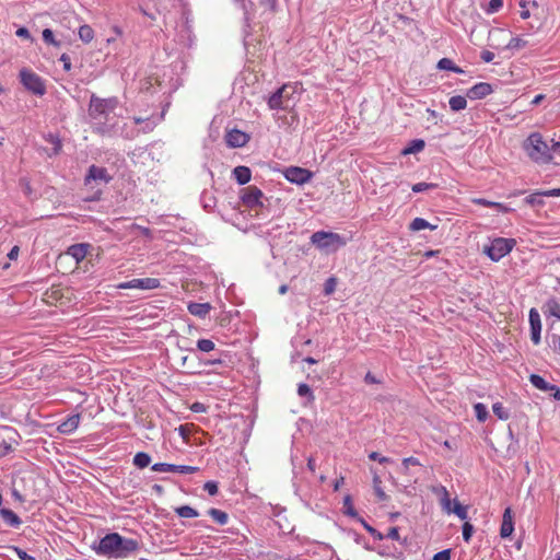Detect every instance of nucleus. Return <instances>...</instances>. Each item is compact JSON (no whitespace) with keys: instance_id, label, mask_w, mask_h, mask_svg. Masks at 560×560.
I'll return each mask as SVG.
<instances>
[{"instance_id":"nucleus-8","label":"nucleus","mask_w":560,"mask_h":560,"mask_svg":"<svg viewBox=\"0 0 560 560\" xmlns=\"http://www.w3.org/2000/svg\"><path fill=\"white\" fill-rule=\"evenodd\" d=\"M242 202L248 208L264 206V194L257 186L244 187L240 192Z\"/></svg>"},{"instance_id":"nucleus-9","label":"nucleus","mask_w":560,"mask_h":560,"mask_svg":"<svg viewBox=\"0 0 560 560\" xmlns=\"http://www.w3.org/2000/svg\"><path fill=\"white\" fill-rule=\"evenodd\" d=\"M161 282L158 278H141L132 279L126 282H121L116 285L117 289H138V290H153L160 288Z\"/></svg>"},{"instance_id":"nucleus-4","label":"nucleus","mask_w":560,"mask_h":560,"mask_svg":"<svg viewBox=\"0 0 560 560\" xmlns=\"http://www.w3.org/2000/svg\"><path fill=\"white\" fill-rule=\"evenodd\" d=\"M310 242L319 252L329 255L346 246L348 240L338 233L322 230L314 232L310 237Z\"/></svg>"},{"instance_id":"nucleus-26","label":"nucleus","mask_w":560,"mask_h":560,"mask_svg":"<svg viewBox=\"0 0 560 560\" xmlns=\"http://www.w3.org/2000/svg\"><path fill=\"white\" fill-rule=\"evenodd\" d=\"M450 108L453 112H460L467 107L466 96L455 95L448 100Z\"/></svg>"},{"instance_id":"nucleus-47","label":"nucleus","mask_w":560,"mask_h":560,"mask_svg":"<svg viewBox=\"0 0 560 560\" xmlns=\"http://www.w3.org/2000/svg\"><path fill=\"white\" fill-rule=\"evenodd\" d=\"M337 285V280L334 277L328 278L324 283V293L325 295H330L335 292Z\"/></svg>"},{"instance_id":"nucleus-55","label":"nucleus","mask_w":560,"mask_h":560,"mask_svg":"<svg viewBox=\"0 0 560 560\" xmlns=\"http://www.w3.org/2000/svg\"><path fill=\"white\" fill-rule=\"evenodd\" d=\"M384 537L393 539V540H399L400 536H399L398 527H390Z\"/></svg>"},{"instance_id":"nucleus-13","label":"nucleus","mask_w":560,"mask_h":560,"mask_svg":"<svg viewBox=\"0 0 560 560\" xmlns=\"http://www.w3.org/2000/svg\"><path fill=\"white\" fill-rule=\"evenodd\" d=\"M528 317H529V325H530V339L534 345H538L540 342V332H541L540 315L536 308H530Z\"/></svg>"},{"instance_id":"nucleus-53","label":"nucleus","mask_w":560,"mask_h":560,"mask_svg":"<svg viewBox=\"0 0 560 560\" xmlns=\"http://www.w3.org/2000/svg\"><path fill=\"white\" fill-rule=\"evenodd\" d=\"M451 549H444L433 556V560H451Z\"/></svg>"},{"instance_id":"nucleus-36","label":"nucleus","mask_w":560,"mask_h":560,"mask_svg":"<svg viewBox=\"0 0 560 560\" xmlns=\"http://www.w3.org/2000/svg\"><path fill=\"white\" fill-rule=\"evenodd\" d=\"M492 411L500 420H508L510 417L509 411L501 402H494L492 405Z\"/></svg>"},{"instance_id":"nucleus-18","label":"nucleus","mask_w":560,"mask_h":560,"mask_svg":"<svg viewBox=\"0 0 560 560\" xmlns=\"http://www.w3.org/2000/svg\"><path fill=\"white\" fill-rule=\"evenodd\" d=\"M514 530V522L511 508H506L503 513L502 524L500 528V536L502 538H508L512 535Z\"/></svg>"},{"instance_id":"nucleus-42","label":"nucleus","mask_w":560,"mask_h":560,"mask_svg":"<svg viewBox=\"0 0 560 560\" xmlns=\"http://www.w3.org/2000/svg\"><path fill=\"white\" fill-rule=\"evenodd\" d=\"M42 36H43V40L46 44H49V45H52L56 47L60 46V42L55 39L54 32L50 28H45L42 33Z\"/></svg>"},{"instance_id":"nucleus-60","label":"nucleus","mask_w":560,"mask_h":560,"mask_svg":"<svg viewBox=\"0 0 560 560\" xmlns=\"http://www.w3.org/2000/svg\"><path fill=\"white\" fill-rule=\"evenodd\" d=\"M520 5H521V8H522V10H521V12H520V16H521L523 20L528 19V18L530 16V12H529V10H527V9L525 8V2H524V1H521Z\"/></svg>"},{"instance_id":"nucleus-52","label":"nucleus","mask_w":560,"mask_h":560,"mask_svg":"<svg viewBox=\"0 0 560 560\" xmlns=\"http://www.w3.org/2000/svg\"><path fill=\"white\" fill-rule=\"evenodd\" d=\"M203 489L210 494L215 495L218 493V483L215 481H207Z\"/></svg>"},{"instance_id":"nucleus-59","label":"nucleus","mask_w":560,"mask_h":560,"mask_svg":"<svg viewBox=\"0 0 560 560\" xmlns=\"http://www.w3.org/2000/svg\"><path fill=\"white\" fill-rule=\"evenodd\" d=\"M235 2H240L241 3V8L244 10V19H245V22L248 23L249 21V16H248V10L246 8V0H234ZM246 26H249L248 24H246Z\"/></svg>"},{"instance_id":"nucleus-10","label":"nucleus","mask_w":560,"mask_h":560,"mask_svg":"<svg viewBox=\"0 0 560 560\" xmlns=\"http://www.w3.org/2000/svg\"><path fill=\"white\" fill-rule=\"evenodd\" d=\"M284 178L292 184L303 185L310 182L313 177V173L307 168L299 166H289L283 171Z\"/></svg>"},{"instance_id":"nucleus-24","label":"nucleus","mask_w":560,"mask_h":560,"mask_svg":"<svg viewBox=\"0 0 560 560\" xmlns=\"http://www.w3.org/2000/svg\"><path fill=\"white\" fill-rule=\"evenodd\" d=\"M472 202L475 205H479V206H483V207H489V208H494L497 211L499 212H502V213H508L511 211V209L505 206L504 203H501V202H495V201H490V200H487L485 198H476L472 200Z\"/></svg>"},{"instance_id":"nucleus-19","label":"nucleus","mask_w":560,"mask_h":560,"mask_svg":"<svg viewBox=\"0 0 560 560\" xmlns=\"http://www.w3.org/2000/svg\"><path fill=\"white\" fill-rule=\"evenodd\" d=\"M90 245L78 243L68 247L67 255L71 256L77 262H81L88 255Z\"/></svg>"},{"instance_id":"nucleus-40","label":"nucleus","mask_w":560,"mask_h":560,"mask_svg":"<svg viewBox=\"0 0 560 560\" xmlns=\"http://www.w3.org/2000/svg\"><path fill=\"white\" fill-rule=\"evenodd\" d=\"M436 187H438L436 184L421 182V183H417V184L412 185L411 190L416 194H419V192L427 191L429 189H435Z\"/></svg>"},{"instance_id":"nucleus-31","label":"nucleus","mask_w":560,"mask_h":560,"mask_svg":"<svg viewBox=\"0 0 560 560\" xmlns=\"http://www.w3.org/2000/svg\"><path fill=\"white\" fill-rule=\"evenodd\" d=\"M342 512L345 515H347L349 517L358 518V520L360 518L358 515V512L355 511V509L353 506L352 498L349 494L343 498Z\"/></svg>"},{"instance_id":"nucleus-17","label":"nucleus","mask_w":560,"mask_h":560,"mask_svg":"<svg viewBox=\"0 0 560 560\" xmlns=\"http://www.w3.org/2000/svg\"><path fill=\"white\" fill-rule=\"evenodd\" d=\"M80 419L81 417L79 413L68 416L63 421H61L58 424V432L67 435L72 434L78 429Z\"/></svg>"},{"instance_id":"nucleus-44","label":"nucleus","mask_w":560,"mask_h":560,"mask_svg":"<svg viewBox=\"0 0 560 560\" xmlns=\"http://www.w3.org/2000/svg\"><path fill=\"white\" fill-rule=\"evenodd\" d=\"M373 483H374V491H375V494H376L377 499H378L380 501H385V500H387V495H386V493L384 492V490L382 489V487H381V480H380V478H378L377 476H376V477H374V479H373Z\"/></svg>"},{"instance_id":"nucleus-57","label":"nucleus","mask_w":560,"mask_h":560,"mask_svg":"<svg viewBox=\"0 0 560 560\" xmlns=\"http://www.w3.org/2000/svg\"><path fill=\"white\" fill-rule=\"evenodd\" d=\"M60 61L63 63V69L66 71H69L71 69L70 57L67 54L61 55Z\"/></svg>"},{"instance_id":"nucleus-37","label":"nucleus","mask_w":560,"mask_h":560,"mask_svg":"<svg viewBox=\"0 0 560 560\" xmlns=\"http://www.w3.org/2000/svg\"><path fill=\"white\" fill-rule=\"evenodd\" d=\"M452 513H454L462 521L468 517L467 508L462 505L457 500H454Z\"/></svg>"},{"instance_id":"nucleus-27","label":"nucleus","mask_w":560,"mask_h":560,"mask_svg":"<svg viewBox=\"0 0 560 560\" xmlns=\"http://www.w3.org/2000/svg\"><path fill=\"white\" fill-rule=\"evenodd\" d=\"M439 70L453 71L455 73H464V70L456 66L450 58H442L436 65Z\"/></svg>"},{"instance_id":"nucleus-63","label":"nucleus","mask_w":560,"mask_h":560,"mask_svg":"<svg viewBox=\"0 0 560 560\" xmlns=\"http://www.w3.org/2000/svg\"><path fill=\"white\" fill-rule=\"evenodd\" d=\"M191 410L195 411V412H201V411H205L206 408L200 402H195L192 406H191Z\"/></svg>"},{"instance_id":"nucleus-20","label":"nucleus","mask_w":560,"mask_h":560,"mask_svg":"<svg viewBox=\"0 0 560 560\" xmlns=\"http://www.w3.org/2000/svg\"><path fill=\"white\" fill-rule=\"evenodd\" d=\"M434 492L440 495V503L443 511L447 514L452 513V500L447 489L444 486H440L434 489Z\"/></svg>"},{"instance_id":"nucleus-62","label":"nucleus","mask_w":560,"mask_h":560,"mask_svg":"<svg viewBox=\"0 0 560 560\" xmlns=\"http://www.w3.org/2000/svg\"><path fill=\"white\" fill-rule=\"evenodd\" d=\"M545 197H560V188L544 190Z\"/></svg>"},{"instance_id":"nucleus-46","label":"nucleus","mask_w":560,"mask_h":560,"mask_svg":"<svg viewBox=\"0 0 560 560\" xmlns=\"http://www.w3.org/2000/svg\"><path fill=\"white\" fill-rule=\"evenodd\" d=\"M547 307L550 315L560 319V304L556 300H549L547 302Z\"/></svg>"},{"instance_id":"nucleus-15","label":"nucleus","mask_w":560,"mask_h":560,"mask_svg":"<svg viewBox=\"0 0 560 560\" xmlns=\"http://www.w3.org/2000/svg\"><path fill=\"white\" fill-rule=\"evenodd\" d=\"M493 92V88L490 83L479 82L467 90L466 97L469 100H482Z\"/></svg>"},{"instance_id":"nucleus-3","label":"nucleus","mask_w":560,"mask_h":560,"mask_svg":"<svg viewBox=\"0 0 560 560\" xmlns=\"http://www.w3.org/2000/svg\"><path fill=\"white\" fill-rule=\"evenodd\" d=\"M523 149L527 156L537 164H548L553 159L549 144L539 132L530 133L524 141Z\"/></svg>"},{"instance_id":"nucleus-43","label":"nucleus","mask_w":560,"mask_h":560,"mask_svg":"<svg viewBox=\"0 0 560 560\" xmlns=\"http://www.w3.org/2000/svg\"><path fill=\"white\" fill-rule=\"evenodd\" d=\"M298 394L301 397H307L308 400H314L313 392H312L311 387L305 383L299 384Z\"/></svg>"},{"instance_id":"nucleus-49","label":"nucleus","mask_w":560,"mask_h":560,"mask_svg":"<svg viewBox=\"0 0 560 560\" xmlns=\"http://www.w3.org/2000/svg\"><path fill=\"white\" fill-rule=\"evenodd\" d=\"M472 534H474V526L470 523L465 522L463 525V528H462L463 539L466 542H468L471 539Z\"/></svg>"},{"instance_id":"nucleus-21","label":"nucleus","mask_w":560,"mask_h":560,"mask_svg":"<svg viewBox=\"0 0 560 560\" xmlns=\"http://www.w3.org/2000/svg\"><path fill=\"white\" fill-rule=\"evenodd\" d=\"M0 516L10 527L19 528L22 524L20 516L10 509H0Z\"/></svg>"},{"instance_id":"nucleus-16","label":"nucleus","mask_w":560,"mask_h":560,"mask_svg":"<svg viewBox=\"0 0 560 560\" xmlns=\"http://www.w3.org/2000/svg\"><path fill=\"white\" fill-rule=\"evenodd\" d=\"M110 179L112 176L108 174L105 167L91 165L85 176V184H89L91 180L107 184L110 182Z\"/></svg>"},{"instance_id":"nucleus-38","label":"nucleus","mask_w":560,"mask_h":560,"mask_svg":"<svg viewBox=\"0 0 560 560\" xmlns=\"http://www.w3.org/2000/svg\"><path fill=\"white\" fill-rule=\"evenodd\" d=\"M503 7V0H487L485 10L487 13L492 14L499 12Z\"/></svg>"},{"instance_id":"nucleus-2","label":"nucleus","mask_w":560,"mask_h":560,"mask_svg":"<svg viewBox=\"0 0 560 560\" xmlns=\"http://www.w3.org/2000/svg\"><path fill=\"white\" fill-rule=\"evenodd\" d=\"M138 549V540L126 538L118 533H109L105 535L94 548L97 555L116 559L127 558Z\"/></svg>"},{"instance_id":"nucleus-32","label":"nucleus","mask_w":560,"mask_h":560,"mask_svg":"<svg viewBox=\"0 0 560 560\" xmlns=\"http://www.w3.org/2000/svg\"><path fill=\"white\" fill-rule=\"evenodd\" d=\"M208 514L220 525H225L229 521V515L222 510L211 508Z\"/></svg>"},{"instance_id":"nucleus-12","label":"nucleus","mask_w":560,"mask_h":560,"mask_svg":"<svg viewBox=\"0 0 560 560\" xmlns=\"http://www.w3.org/2000/svg\"><path fill=\"white\" fill-rule=\"evenodd\" d=\"M529 382L535 388L546 393L549 392L555 400L560 401V387L550 384L538 374H530Z\"/></svg>"},{"instance_id":"nucleus-50","label":"nucleus","mask_w":560,"mask_h":560,"mask_svg":"<svg viewBox=\"0 0 560 560\" xmlns=\"http://www.w3.org/2000/svg\"><path fill=\"white\" fill-rule=\"evenodd\" d=\"M401 465H402L404 470L407 472L409 469V466H420L421 464L418 458L411 456V457L404 458L401 462Z\"/></svg>"},{"instance_id":"nucleus-64","label":"nucleus","mask_w":560,"mask_h":560,"mask_svg":"<svg viewBox=\"0 0 560 560\" xmlns=\"http://www.w3.org/2000/svg\"><path fill=\"white\" fill-rule=\"evenodd\" d=\"M18 254H19V247L18 246H14L8 254V257L10 259H15L18 257Z\"/></svg>"},{"instance_id":"nucleus-6","label":"nucleus","mask_w":560,"mask_h":560,"mask_svg":"<svg viewBox=\"0 0 560 560\" xmlns=\"http://www.w3.org/2000/svg\"><path fill=\"white\" fill-rule=\"evenodd\" d=\"M516 241L514 238L495 237L489 245L485 246V254L492 260L499 261L512 252Z\"/></svg>"},{"instance_id":"nucleus-25","label":"nucleus","mask_w":560,"mask_h":560,"mask_svg":"<svg viewBox=\"0 0 560 560\" xmlns=\"http://www.w3.org/2000/svg\"><path fill=\"white\" fill-rule=\"evenodd\" d=\"M436 228H438V225L431 224L429 221H427L423 218H415L409 225V229L413 232H418V231H421L424 229H429V230L433 231Z\"/></svg>"},{"instance_id":"nucleus-7","label":"nucleus","mask_w":560,"mask_h":560,"mask_svg":"<svg viewBox=\"0 0 560 560\" xmlns=\"http://www.w3.org/2000/svg\"><path fill=\"white\" fill-rule=\"evenodd\" d=\"M20 81L27 91L37 96H43L46 93L45 81L32 70L22 69L20 71Z\"/></svg>"},{"instance_id":"nucleus-35","label":"nucleus","mask_w":560,"mask_h":560,"mask_svg":"<svg viewBox=\"0 0 560 560\" xmlns=\"http://www.w3.org/2000/svg\"><path fill=\"white\" fill-rule=\"evenodd\" d=\"M475 416L479 422H485L488 419L489 412L486 405L477 402L474 405Z\"/></svg>"},{"instance_id":"nucleus-1","label":"nucleus","mask_w":560,"mask_h":560,"mask_svg":"<svg viewBox=\"0 0 560 560\" xmlns=\"http://www.w3.org/2000/svg\"><path fill=\"white\" fill-rule=\"evenodd\" d=\"M118 103V98L115 96L102 98L95 94L91 95L89 116L95 132L102 136H114L118 133V119L115 115Z\"/></svg>"},{"instance_id":"nucleus-14","label":"nucleus","mask_w":560,"mask_h":560,"mask_svg":"<svg viewBox=\"0 0 560 560\" xmlns=\"http://www.w3.org/2000/svg\"><path fill=\"white\" fill-rule=\"evenodd\" d=\"M225 141L230 148H242L249 141V136L238 129H231L225 135Z\"/></svg>"},{"instance_id":"nucleus-48","label":"nucleus","mask_w":560,"mask_h":560,"mask_svg":"<svg viewBox=\"0 0 560 560\" xmlns=\"http://www.w3.org/2000/svg\"><path fill=\"white\" fill-rule=\"evenodd\" d=\"M11 550L18 556L20 560H36L35 557L28 555L25 550L18 546L10 547Z\"/></svg>"},{"instance_id":"nucleus-58","label":"nucleus","mask_w":560,"mask_h":560,"mask_svg":"<svg viewBox=\"0 0 560 560\" xmlns=\"http://www.w3.org/2000/svg\"><path fill=\"white\" fill-rule=\"evenodd\" d=\"M15 34L18 37H21V38H30L31 37L30 31L26 27L18 28Z\"/></svg>"},{"instance_id":"nucleus-29","label":"nucleus","mask_w":560,"mask_h":560,"mask_svg":"<svg viewBox=\"0 0 560 560\" xmlns=\"http://www.w3.org/2000/svg\"><path fill=\"white\" fill-rule=\"evenodd\" d=\"M542 197H545L544 191H535V192L528 195L524 199V201L526 205L532 206V207H542L545 205Z\"/></svg>"},{"instance_id":"nucleus-30","label":"nucleus","mask_w":560,"mask_h":560,"mask_svg":"<svg viewBox=\"0 0 560 560\" xmlns=\"http://www.w3.org/2000/svg\"><path fill=\"white\" fill-rule=\"evenodd\" d=\"M424 141L422 139L411 140L408 145L402 150L404 154H415L424 149Z\"/></svg>"},{"instance_id":"nucleus-11","label":"nucleus","mask_w":560,"mask_h":560,"mask_svg":"<svg viewBox=\"0 0 560 560\" xmlns=\"http://www.w3.org/2000/svg\"><path fill=\"white\" fill-rule=\"evenodd\" d=\"M151 469L159 472H177L180 475H191L198 470V467L168 463H155L151 466Z\"/></svg>"},{"instance_id":"nucleus-56","label":"nucleus","mask_w":560,"mask_h":560,"mask_svg":"<svg viewBox=\"0 0 560 560\" xmlns=\"http://www.w3.org/2000/svg\"><path fill=\"white\" fill-rule=\"evenodd\" d=\"M480 58L483 62H491L494 59V54L490 50H483L480 55Z\"/></svg>"},{"instance_id":"nucleus-41","label":"nucleus","mask_w":560,"mask_h":560,"mask_svg":"<svg viewBox=\"0 0 560 560\" xmlns=\"http://www.w3.org/2000/svg\"><path fill=\"white\" fill-rule=\"evenodd\" d=\"M526 45H527V40H525L522 37L515 36L510 39V42L506 45V48L521 49V48H524Z\"/></svg>"},{"instance_id":"nucleus-51","label":"nucleus","mask_w":560,"mask_h":560,"mask_svg":"<svg viewBox=\"0 0 560 560\" xmlns=\"http://www.w3.org/2000/svg\"><path fill=\"white\" fill-rule=\"evenodd\" d=\"M12 451H13L12 445L9 442H7L5 440H2L0 442V457L7 456Z\"/></svg>"},{"instance_id":"nucleus-5","label":"nucleus","mask_w":560,"mask_h":560,"mask_svg":"<svg viewBox=\"0 0 560 560\" xmlns=\"http://www.w3.org/2000/svg\"><path fill=\"white\" fill-rule=\"evenodd\" d=\"M268 107L270 109L288 110L295 104L293 88L284 84L268 97Z\"/></svg>"},{"instance_id":"nucleus-28","label":"nucleus","mask_w":560,"mask_h":560,"mask_svg":"<svg viewBox=\"0 0 560 560\" xmlns=\"http://www.w3.org/2000/svg\"><path fill=\"white\" fill-rule=\"evenodd\" d=\"M136 467L143 469L151 464V456L145 452H138L132 459Z\"/></svg>"},{"instance_id":"nucleus-39","label":"nucleus","mask_w":560,"mask_h":560,"mask_svg":"<svg viewBox=\"0 0 560 560\" xmlns=\"http://www.w3.org/2000/svg\"><path fill=\"white\" fill-rule=\"evenodd\" d=\"M214 342L210 339H199L197 341V349L201 352H210L214 350Z\"/></svg>"},{"instance_id":"nucleus-23","label":"nucleus","mask_w":560,"mask_h":560,"mask_svg":"<svg viewBox=\"0 0 560 560\" xmlns=\"http://www.w3.org/2000/svg\"><path fill=\"white\" fill-rule=\"evenodd\" d=\"M211 310L209 303H189L188 311L191 315L198 316L200 318L206 317Z\"/></svg>"},{"instance_id":"nucleus-61","label":"nucleus","mask_w":560,"mask_h":560,"mask_svg":"<svg viewBox=\"0 0 560 560\" xmlns=\"http://www.w3.org/2000/svg\"><path fill=\"white\" fill-rule=\"evenodd\" d=\"M364 382L365 383H369V384H377L380 383V381L375 377L374 374H372L371 372H368L364 376Z\"/></svg>"},{"instance_id":"nucleus-54","label":"nucleus","mask_w":560,"mask_h":560,"mask_svg":"<svg viewBox=\"0 0 560 560\" xmlns=\"http://www.w3.org/2000/svg\"><path fill=\"white\" fill-rule=\"evenodd\" d=\"M369 458L371 460H377L378 463L381 464H384V463H388L389 462V458L388 457H385V456H382L380 453L377 452H372L370 455H369Z\"/></svg>"},{"instance_id":"nucleus-33","label":"nucleus","mask_w":560,"mask_h":560,"mask_svg":"<svg viewBox=\"0 0 560 560\" xmlns=\"http://www.w3.org/2000/svg\"><path fill=\"white\" fill-rule=\"evenodd\" d=\"M175 513L183 518H192L199 515L198 511L189 505H182L176 508Z\"/></svg>"},{"instance_id":"nucleus-34","label":"nucleus","mask_w":560,"mask_h":560,"mask_svg":"<svg viewBox=\"0 0 560 560\" xmlns=\"http://www.w3.org/2000/svg\"><path fill=\"white\" fill-rule=\"evenodd\" d=\"M78 34L79 38L84 43H90L94 38V31L88 24L81 25L79 27Z\"/></svg>"},{"instance_id":"nucleus-45","label":"nucleus","mask_w":560,"mask_h":560,"mask_svg":"<svg viewBox=\"0 0 560 560\" xmlns=\"http://www.w3.org/2000/svg\"><path fill=\"white\" fill-rule=\"evenodd\" d=\"M365 530L371 534L374 538L382 540L384 538V535L376 530L374 527H372L369 523H366L363 518H359Z\"/></svg>"},{"instance_id":"nucleus-22","label":"nucleus","mask_w":560,"mask_h":560,"mask_svg":"<svg viewBox=\"0 0 560 560\" xmlns=\"http://www.w3.org/2000/svg\"><path fill=\"white\" fill-rule=\"evenodd\" d=\"M233 176L240 185H245L250 180L252 172L249 167L241 165L233 170Z\"/></svg>"}]
</instances>
